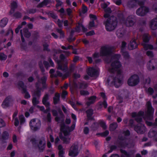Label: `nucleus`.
<instances>
[{
    "label": "nucleus",
    "mask_w": 157,
    "mask_h": 157,
    "mask_svg": "<svg viewBox=\"0 0 157 157\" xmlns=\"http://www.w3.org/2000/svg\"><path fill=\"white\" fill-rule=\"evenodd\" d=\"M120 56V55L118 54H115L112 56L110 61L112 63L108 70L110 73H116L117 75L115 77H109L107 80V82L109 85L112 86L113 85L117 88L120 86L121 83V80L119 78L121 72L119 68L121 65L118 61ZM107 62L109 63L110 62L107 61Z\"/></svg>",
    "instance_id": "obj_1"
},
{
    "label": "nucleus",
    "mask_w": 157,
    "mask_h": 157,
    "mask_svg": "<svg viewBox=\"0 0 157 157\" xmlns=\"http://www.w3.org/2000/svg\"><path fill=\"white\" fill-rule=\"evenodd\" d=\"M75 122H73V124L70 127L67 125H66L64 124H61L60 130L64 135L63 136L61 134L59 135L60 139L63 141V143L66 144L70 143L71 138L67 137L71 134V132L72 131L75 127Z\"/></svg>",
    "instance_id": "obj_2"
},
{
    "label": "nucleus",
    "mask_w": 157,
    "mask_h": 157,
    "mask_svg": "<svg viewBox=\"0 0 157 157\" xmlns=\"http://www.w3.org/2000/svg\"><path fill=\"white\" fill-rule=\"evenodd\" d=\"M106 29L108 31L114 30L116 27L117 24V18L113 16L109 17L104 21Z\"/></svg>",
    "instance_id": "obj_3"
},
{
    "label": "nucleus",
    "mask_w": 157,
    "mask_h": 157,
    "mask_svg": "<svg viewBox=\"0 0 157 157\" xmlns=\"http://www.w3.org/2000/svg\"><path fill=\"white\" fill-rule=\"evenodd\" d=\"M147 110L144 118L145 119L151 120L153 118V114L154 109L151 106L150 102L147 101Z\"/></svg>",
    "instance_id": "obj_4"
},
{
    "label": "nucleus",
    "mask_w": 157,
    "mask_h": 157,
    "mask_svg": "<svg viewBox=\"0 0 157 157\" xmlns=\"http://www.w3.org/2000/svg\"><path fill=\"white\" fill-rule=\"evenodd\" d=\"M113 52L112 47L109 45H105L101 48L100 55L102 56H110Z\"/></svg>",
    "instance_id": "obj_5"
},
{
    "label": "nucleus",
    "mask_w": 157,
    "mask_h": 157,
    "mask_svg": "<svg viewBox=\"0 0 157 157\" xmlns=\"http://www.w3.org/2000/svg\"><path fill=\"white\" fill-rule=\"evenodd\" d=\"M29 125L31 129L35 131L40 128L41 126V122L38 119H33L30 121Z\"/></svg>",
    "instance_id": "obj_6"
},
{
    "label": "nucleus",
    "mask_w": 157,
    "mask_h": 157,
    "mask_svg": "<svg viewBox=\"0 0 157 157\" xmlns=\"http://www.w3.org/2000/svg\"><path fill=\"white\" fill-rule=\"evenodd\" d=\"M140 79L138 76L136 75H134L130 77L127 82L129 86H133L137 85Z\"/></svg>",
    "instance_id": "obj_7"
},
{
    "label": "nucleus",
    "mask_w": 157,
    "mask_h": 157,
    "mask_svg": "<svg viewBox=\"0 0 157 157\" xmlns=\"http://www.w3.org/2000/svg\"><path fill=\"white\" fill-rule=\"evenodd\" d=\"M136 22L134 16L132 15L128 16L125 20H122V22L128 27L133 26Z\"/></svg>",
    "instance_id": "obj_8"
},
{
    "label": "nucleus",
    "mask_w": 157,
    "mask_h": 157,
    "mask_svg": "<svg viewBox=\"0 0 157 157\" xmlns=\"http://www.w3.org/2000/svg\"><path fill=\"white\" fill-rule=\"evenodd\" d=\"M148 8L145 6H141L136 11V14L140 16H144L148 12Z\"/></svg>",
    "instance_id": "obj_9"
},
{
    "label": "nucleus",
    "mask_w": 157,
    "mask_h": 157,
    "mask_svg": "<svg viewBox=\"0 0 157 157\" xmlns=\"http://www.w3.org/2000/svg\"><path fill=\"white\" fill-rule=\"evenodd\" d=\"M40 80L36 83V89L35 90L32 94L33 97H38L40 98L41 95V90L42 89L40 87Z\"/></svg>",
    "instance_id": "obj_10"
},
{
    "label": "nucleus",
    "mask_w": 157,
    "mask_h": 157,
    "mask_svg": "<svg viewBox=\"0 0 157 157\" xmlns=\"http://www.w3.org/2000/svg\"><path fill=\"white\" fill-rule=\"evenodd\" d=\"M144 3L143 0H132L128 1L127 6L129 8H132L138 4L140 6H142Z\"/></svg>",
    "instance_id": "obj_11"
},
{
    "label": "nucleus",
    "mask_w": 157,
    "mask_h": 157,
    "mask_svg": "<svg viewBox=\"0 0 157 157\" xmlns=\"http://www.w3.org/2000/svg\"><path fill=\"white\" fill-rule=\"evenodd\" d=\"M78 147L77 145L73 144L69 151V155L72 157L76 156L78 154Z\"/></svg>",
    "instance_id": "obj_12"
},
{
    "label": "nucleus",
    "mask_w": 157,
    "mask_h": 157,
    "mask_svg": "<svg viewBox=\"0 0 157 157\" xmlns=\"http://www.w3.org/2000/svg\"><path fill=\"white\" fill-rule=\"evenodd\" d=\"M134 130L138 133L142 134L145 132L146 128L143 124L141 123L136 126Z\"/></svg>",
    "instance_id": "obj_13"
},
{
    "label": "nucleus",
    "mask_w": 157,
    "mask_h": 157,
    "mask_svg": "<svg viewBox=\"0 0 157 157\" xmlns=\"http://www.w3.org/2000/svg\"><path fill=\"white\" fill-rule=\"evenodd\" d=\"M144 114V112L140 111L138 113H132V116L133 117H135L136 121L138 123L141 122L142 121V117Z\"/></svg>",
    "instance_id": "obj_14"
},
{
    "label": "nucleus",
    "mask_w": 157,
    "mask_h": 157,
    "mask_svg": "<svg viewBox=\"0 0 157 157\" xmlns=\"http://www.w3.org/2000/svg\"><path fill=\"white\" fill-rule=\"evenodd\" d=\"M99 69L94 67H91L88 69L87 73L91 77L97 76L98 75Z\"/></svg>",
    "instance_id": "obj_15"
},
{
    "label": "nucleus",
    "mask_w": 157,
    "mask_h": 157,
    "mask_svg": "<svg viewBox=\"0 0 157 157\" xmlns=\"http://www.w3.org/2000/svg\"><path fill=\"white\" fill-rule=\"evenodd\" d=\"M13 101L11 97L10 96L7 97L3 102L2 105V107L5 108L9 107L10 102Z\"/></svg>",
    "instance_id": "obj_16"
},
{
    "label": "nucleus",
    "mask_w": 157,
    "mask_h": 157,
    "mask_svg": "<svg viewBox=\"0 0 157 157\" xmlns=\"http://www.w3.org/2000/svg\"><path fill=\"white\" fill-rule=\"evenodd\" d=\"M46 141L44 138L40 139L38 144V147L39 150L42 151L45 147Z\"/></svg>",
    "instance_id": "obj_17"
},
{
    "label": "nucleus",
    "mask_w": 157,
    "mask_h": 157,
    "mask_svg": "<svg viewBox=\"0 0 157 157\" xmlns=\"http://www.w3.org/2000/svg\"><path fill=\"white\" fill-rule=\"evenodd\" d=\"M75 69V66L74 65L71 64L69 67L68 70L63 75V79H64L70 76L73 72Z\"/></svg>",
    "instance_id": "obj_18"
},
{
    "label": "nucleus",
    "mask_w": 157,
    "mask_h": 157,
    "mask_svg": "<svg viewBox=\"0 0 157 157\" xmlns=\"http://www.w3.org/2000/svg\"><path fill=\"white\" fill-rule=\"evenodd\" d=\"M137 47V44L135 39H132L128 45V48L130 50L136 48Z\"/></svg>",
    "instance_id": "obj_19"
},
{
    "label": "nucleus",
    "mask_w": 157,
    "mask_h": 157,
    "mask_svg": "<svg viewBox=\"0 0 157 157\" xmlns=\"http://www.w3.org/2000/svg\"><path fill=\"white\" fill-rule=\"evenodd\" d=\"M75 86L77 88L80 89H85L88 86L87 84L84 82H78L77 83H75Z\"/></svg>",
    "instance_id": "obj_20"
},
{
    "label": "nucleus",
    "mask_w": 157,
    "mask_h": 157,
    "mask_svg": "<svg viewBox=\"0 0 157 157\" xmlns=\"http://www.w3.org/2000/svg\"><path fill=\"white\" fill-rule=\"evenodd\" d=\"M49 99V95L47 94H46L43 98L42 102L46 107L50 106V103L48 101Z\"/></svg>",
    "instance_id": "obj_21"
},
{
    "label": "nucleus",
    "mask_w": 157,
    "mask_h": 157,
    "mask_svg": "<svg viewBox=\"0 0 157 157\" xmlns=\"http://www.w3.org/2000/svg\"><path fill=\"white\" fill-rule=\"evenodd\" d=\"M60 63V61H57V66H56L57 69L61 70L64 72L66 71L67 70V66H63Z\"/></svg>",
    "instance_id": "obj_22"
},
{
    "label": "nucleus",
    "mask_w": 157,
    "mask_h": 157,
    "mask_svg": "<svg viewBox=\"0 0 157 157\" xmlns=\"http://www.w3.org/2000/svg\"><path fill=\"white\" fill-rule=\"evenodd\" d=\"M150 28L153 30H155L157 29V18H155L151 20L150 22Z\"/></svg>",
    "instance_id": "obj_23"
},
{
    "label": "nucleus",
    "mask_w": 157,
    "mask_h": 157,
    "mask_svg": "<svg viewBox=\"0 0 157 157\" xmlns=\"http://www.w3.org/2000/svg\"><path fill=\"white\" fill-rule=\"evenodd\" d=\"M125 33V31L123 28H121L117 30L116 34L117 37L119 38L123 36Z\"/></svg>",
    "instance_id": "obj_24"
},
{
    "label": "nucleus",
    "mask_w": 157,
    "mask_h": 157,
    "mask_svg": "<svg viewBox=\"0 0 157 157\" xmlns=\"http://www.w3.org/2000/svg\"><path fill=\"white\" fill-rule=\"evenodd\" d=\"M81 28L82 29V31L84 32L87 31V29L85 28L82 24L78 23L75 29L76 32L79 33L81 30Z\"/></svg>",
    "instance_id": "obj_25"
},
{
    "label": "nucleus",
    "mask_w": 157,
    "mask_h": 157,
    "mask_svg": "<svg viewBox=\"0 0 157 157\" xmlns=\"http://www.w3.org/2000/svg\"><path fill=\"white\" fill-rule=\"evenodd\" d=\"M120 151L122 153L121 157H131V155L127 152L125 150L121 149L120 150ZM110 157H116V156L114 155H112Z\"/></svg>",
    "instance_id": "obj_26"
},
{
    "label": "nucleus",
    "mask_w": 157,
    "mask_h": 157,
    "mask_svg": "<svg viewBox=\"0 0 157 157\" xmlns=\"http://www.w3.org/2000/svg\"><path fill=\"white\" fill-rule=\"evenodd\" d=\"M86 113L87 114V119L89 120H92L94 118L92 117L93 114V110L92 109H90L86 110Z\"/></svg>",
    "instance_id": "obj_27"
},
{
    "label": "nucleus",
    "mask_w": 157,
    "mask_h": 157,
    "mask_svg": "<svg viewBox=\"0 0 157 157\" xmlns=\"http://www.w3.org/2000/svg\"><path fill=\"white\" fill-rule=\"evenodd\" d=\"M128 140L127 139L123 141H120L118 143L119 147H120L125 148L128 145Z\"/></svg>",
    "instance_id": "obj_28"
},
{
    "label": "nucleus",
    "mask_w": 157,
    "mask_h": 157,
    "mask_svg": "<svg viewBox=\"0 0 157 157\" xmlns=\"http://www.w3.org/2000/svg\"><path fill=\"white\" fill-rule=\"evenodd\" d=\"M155 60L153 59L150 60L147 64V68L150 70H154L155 68L154 64Z\"/></svg>",
    "instance_id": "obj_29"
},
{
    "label": "nucleus",
    "mask_w": 157,
    "mask_h": 157,
    "mask_svg": "<svg viewBox=\"0 0 157 157\" xmlns=\"http://www.w3.org/2000/svg\"><path fill=\"white\" fill-rule=\"evenodd\" d=\"M60 95L58 93H56L55 96L53 98V103L54 104L56 105L59 101Z\"/></svg>",
    "instance_id": "obj_30"
},
{
    "label": "nucleus",
    "mask_w": 157,
    "mask_h": 157,
    "mask_svg": "<svg viewBox=\"0 0 157 157\" xmlns=\"http://www.w3.org/2000/svg\"><path fill=\"white\" fill-rule=\"evenodd\" d=\"M22 30L23 35H24L25 37L29 38L30 35L31 33L29 31L28 29L27 28H24L23 29H22Z\"/></svg>",
    "instance_id": "obj_31"
},
{
    "label": "nucleus",
    "mask_w": 157,
    "mask_h": 157,
    "mask_svg": "<svg viewBox=\"0 0 157 157\" xmlns=\"http://www.w3.org/2000/svg\"><path fill=\"white\" fill-rule=\"evenodd\" d=\"M96 97L95 96H91L89 98V101L86 102V105L89 106L91 104L94 103L95 101Z\"/></svg>",
    "instance_id": "obj_32"
},
{
    "label": "nucleus",
    "mask_w": 157,
    "mask_h": 157,
    "mask_svg": "<svg viewBox=\"0 0 157 157\" xmlns=\"http://www.w3.org/2000/svg\"><path fill=\"white\" fill-rule=\"evenodd\" d=\"M105 12L106 13L104 15V17L105 18L108 17L109 16V14L112 12V10L109 7H107L104 10Z\"/></svg>",
    "instance_id": "obj_33"
},
{
    "label": "nucleus",
    "mask_w": 157,
    "mask_h": 157,
    "mask_svg": "<svg viewBox=\"0 0 157 157\" xmlns=\"http://www.w3.org/2000/svg\"><path fill=\"white\" fill-rule=\"evenodd\" d=\"M17 6L16 2H13L11 3V10L10 13V14L13 13L15 9L17 7Z\"/></svg>",
    "instance_id": "obj_34"
},
{
    "label": "nucleus",
    "mask_w": 157,
    "mask_h": 157,
    "mask_svg": "<svg viewBox=\"0 0 157 157\" xmlns=\"http://www.w3.org/2000/svg\"><path fill=\"white\" fill-rule=\"evenodd\" d=\"M143 40L144 42H148L151 38V36L147 33H146L143 35Z\"/></svg>",
    "instance_id": "obj_35"
},
{
    "label": "nucleus",
    "mask_w": 157,
    "mask_h": 157,
    "mask_svg": "<svg viewBox=\"0 0 157 157\" xmlns=\"http://www.w3.org/2000/svg\"><path fill=\"white\" fill-rule=\"evenodd\" d=\"M118 124L116 122H113L110 124L109 129L110 131H113L117 127Z\"/></svg>",
    "instance_id": "obj_36"
},
{
    "label": "nucleus",
    "mask_w": 157,
    "mask_h": 157,
    "mask_svg": "<svg viewBox=\"0 0 157 157\" xmlns=\"http://www.w3.org/2000/svg\"><path fill=\"white\" fill-rule=\"evenodd\" d=\"M145 50H147L148 49L152 50L154 49L153 46L152 45L149 44L143 43L142 44Z\"/></svg>",
    "instance_id": "obj_37"
},
{
    "label": "nucleus",
    "mask_w": 157,
    "mask_h": 157,
    "mask_svg": "<svg viewBox=\"0 0 157 157\" xmlns=\"http://www.w3.org/2000/svg\"><path fill=\"white\" fill-rule=\"evenodd\" d=\"M43 75H44V76L41 77L40 79L39 78V77L38 78L37 81L39 80H40V84H41V83L42 84L46 83L47 80V76L45 75L44 73H43Z\"/></svg>",
    "instance_id": "obj_38"
},
{
    "label": "nucleus",
    "mask_w": 157,
    "mask_h": 157,
    "mask_svg": "<svg viewBox=\"0 0 157 157\" xmlns=\"http://www.w3.org/2000/svg\"><path fill=\"white\" fill-rule=\"evenodd\" d=\"M8 20L6 18H3L0 21V26L1 27H4L7 24Z\"/></svg>",
    "instance_id": "obj_39"
},
{
    "label": "nucleus",
    "mask_w": 157,
    "mask_h": 157,
    "mask_svg": "<svg viewBox=\"0 0 157 157\" xmlns=\"http://www.w3.org/2000/svg\"><path fill=\"white\" fill-rule=\"evenodd\" d=\"M2 139L3 140H6L9 138V135L7 132L5 131L2 134Z\"/></svg>",
    "instance_id": "obj_40"
},
{
    "label": "nucleus",
    "mask_w": 157,
    "mask_h": 157,
    "mask_svg": "<svg viewBox=\"0 0 157 157\" xmlns=\"http://www.w3.org/2000/svg\"><path fill=\"white\" fill-rule=\"evenodd\" d=\"M59 50H56L55 49H53L52 50V53L53 54V59L55 60L56 61L58 60V56H56V54H57L58 52H59Z\"/></svg>",
    "instance_id": "obj_41"
},
{
    "label": "nucleus",
    "mask_w": 157,
    "mask_h": 157,
    "mask_svg": "<svg viewBox=\"0 0 157 157\" xmlns=\"http://www.w3.org/2000/svg\"><path fill=\"white\" fill-rule=\"evenodd\" d=\"M148 136L150 138L154 136H157V131L153 130L150 131L148 133Z\"/></svg>",
    "instance_id": "obj_42"
},
{
    "label": "nucleus",
    "mask_w": 157,
    "mask_h": 157,
    "mask_svg": "<svg viewBox=\"0 0 157 157\" xmlns=\"http://www.w3.org/2000/svg\"><path fill=\"white\" fill-rule=\"evenodd\" d=\"M63 75L62 73H61L60 72L58 71H56V73L54 75H51V76L52 78L53 77H57L58 76H59L62 77V78H63Z\"/></svg>",
    "instance_id": "obj_43"
},
{
    "label": "nucleus",
    "mask_w": 157,
    "mask_h": 157,
    "mask_svg": "<svg viewBox=\"0 0 157 157\" xmlns=\"http://www.w3.org/2000/svg\"><path fill=\"white\" fill-rule=\"evenodd\" d=\"M121 51L122 52V55L125 59H128L130 58V56L127 52L125 50Z\"/></svg>",
    "instance_id": "obj_44"
},
{
    "label": "nucleus",
    "mask_w": 157,
    "mask_h": 157,
    "mask_svg": "<svg viewBox=\"0 0 157 157\" xmlns=\"http://www.w3.org/2000/svg\"><path fill=\"white\" fill-rule=\"evenodd\" d=\"M33 98L32 99V103L33 105H36L39 104V100L40 98L38 97H33Z\"/></svg>",
    "instance_id": "obj_45"
},
{
    "label": "nucleus",
    "mask_w": 157,
    "mask_h": 157,
    "mask_svg": "<svg viewBox=\"0 0 157 157\" xmlns=\"http://www.w3.org/2000/svg\"><path fill=\"white\" fill-rule=\"evenodd\" d=\"M56 30L57 32L59 33L60 38H63L64 37V33L62 29L56 28Z\"/></svg>",
    "instance_id": "obj_46"
},
{
    "label": "nucleus",
    "mask_w": 157,
    "mask_h": 157,
    "mask_svg": "<svg viewBox=\"0 0 157 157\" xmlns=\"http://www.w3.org/2000/svg\"><path fill=\"white\" fill-rule=\"evenodd\" d=\"M48 2V0H44L42 2L39 3L37 7L40 8L43 7L44 6H46L47 5Z\"/></svg>",
    "instance_id": "obj_47"
},
{
    "label": "nucleus",
    "mask_w": 157,
    "mask_h": 157,
    "mask_svg": "<svg viewBox=\"0 0 157 157\" xmlns=\"http://www.w3.org/2000/svg\"><path fill=\"white\" fill-rule=\"evenodd\" d=\"M18 85L21 88L23 91L25 92V90L26 89V86L24 85V83L22 82H19L18 83Z\"/></svg>",
    "instance_id": "obj_48"
},
{
    "label": "nucleus",
    "mask_w": 157,
    "mask_h": 157,
    "mask_svg": "<svg viewBox=\"0 0 157 157\" xmlns=\"http://www.w3.org/2000/svg\"><path fill=\"white\" fill-rule=\"evenodd\" d=\"M146 54L150 59L152 58L154 56L153 53L151 51H147L146 52Z\"/></svg>",
    "instance_id": "obj_49"
},
{
    "label": "nucleus",
    "mask_w": 157,
    "mask_h": 157,
    "mask_svg": "<svg viewBox=\"0 0 157 157\" xmlns=\"http://www.w3.org/2000/svg\"><path fill=\"white\" fill-rule=\"evenodd\" d=\"M48 15L49 16L52 17L53 19H57V16L54 14V13L52 12H49L48 13Z\"/></svg>",
    "instance_id": "obj_50"
},
{
    "label": "nucleus",
    "mask_w": 157,
    "mask_h": 157,
    "mask_svg": "<svg viewBox=\"0 0 157 157\" xmlns=\"http://www.w3.org/2000/svg\"><path fill=\"white\" fill-rule=\"evenodd\" d=\"M98 105L101 106V107L102 105H103L105 108H106L107 106V104L105 100H104L102 102H99Z\"/></svg>",
    "instance_id": "obj_51"
},
{
    "label": "nucleus",
    "mask_w": 157,
    "mask_h": 157,
    "mask_svg": "<svg viewBox=\"0 0 157 157\" xmlns=\"http://www.w3.org/2000/svg\"><path fill=\"white\" fill-rule=\"evenodd\" d=\"M63 20H60L59 19H58L56 22L59 28H62L63 27Z\"/></svg>",
    "instance_id": "obj_52"
},
{
    "label": "nucleus",
    "mask_w": 157,
    "mask_h": 157,
    "mask_svg": "<svg viewBox=\"0 0 157 157\" xmlns=\"http://www.w3.org/2000/svg\"><path fill=\"white\" fill-rule=\"evenodd\" d=\"M75 38L73 37V35L70 34L67 40L69 42H72L75 40Z\"/></svg>",
    "instance_id": "obj_53"
},
{
    "label": "nucleus",
    "mask_w": 157,
    "mask_h": 157,
    "mask_svg": "<svg viewBox=\"0 0 157 157\" xmlns=\"http://www.w3.org/2000/svg\"><path fill=\"white\" fill-rule=\"evenodd\" d=\"M19 119L20 121V123L21 124L24 123L25 122V117L23 115H21L19 116Z\"/></svg>",
    "instance_id": "obj_54"
},
{
    "label": "nucleus",
    "mask_w": 157,
    "mask_h": 157,
    "mask_svg": "<svg viewBox=\"0 0 157 157\" xmlns=\"http://www.w3.org/2000/svg\"><path fill=\"white\" fill-rule=\"evenodd\" d=\"M59 53H61V52H63L65 54V55L67 57L70 56L71 54L70 52L68 51H62L60 50H59Z\"/></svg>",
    "instance_id": "obj_55"
},
{
    "label": "nucleus",
    "mask_w": 157,
    "mask_h": 157,
    "mask_svg": "<svg viewBox=\"0 0 157 157\" xmlns=\"http://www.w3.org/2000/svg\"><path fill=\"white\" fill-rule=\"evenodd\" d=\"M80 94L82 95H86L89 94V93L87 90H81L80 91Z\"/></svg>",
    "instance_id": "obj_56"
},
{
    "label": "nucleus",
    "mask_w": 157,
    "mask_h": 157,
    "mask_svg": "<svg viewBox=\"0 0 157 157\" xmlns=\"http://www.w3.org/2000/svg\"><path fill=\"white\" fill-rule=\"evenodd\" d=\"M36 9H31L27 11V13L29 14L34 13L36 12Z\"/></svg>",
    "instance_id": "obj_57"
},
{
    "label": "nucleus",
    "mask_w": 157,
    "mask_h": 157,
    "mask_svg": "<svg viewBox=\"0 0 157 157\" xmlns=\"http://www.w3.org/2000/svg\"><path fill=\"white\" fill-rule=\"evenodd\" d=\"M49 45L47 44H43L44 50L46 51L47 52H50V50L48 48Z\"/></svg>",
    "instance_id": "obj_58"
},
{
    "label": "nucleus",
    "mask_w": 157,
    "mask_h": 157,
    "mask_svg": "<svg viewBox=\"0 0 157 157\" xmlns=\"http://www.w3.org/2000/svg\"><path fill=\"white\" fill-rule=\"evenodd\" d=\"M109 134V132L108 130L105 131V132L102 133L97 134V135H100L102 136H106Z\"/></svg>",
    "instance_id": "obj_59"
},
{
    "label": "nucleus",
    "mask_w": 157,
    "mask_h": 157,
    "mask_svg": "<svg viewBox=\"0 0 157 157\" xmlns=\"http://www.w3.org/2000/svg\"><path fill=\"white\" fill-rule=\"evenodd\" d=\"M13 16L16 18H18L21 17V13L19 12H17L13 14Z\"/></svg>",
    "instance_id": "obj_60"
},
{
    "label": "nucleus",
    "mask_w": 157,
    "mask_h": 157,
    "mask_svg": "<svg viewBox=\"0 0 157 157\" xmlns=\"http://www.w3.org/2000/svg\"><path fill=\"white\" fill-rule=\"evenodd\" d=\"M87 11V7L85 6L84 5H83L82 7V13L84 14L86 13Z\"/></svg>",
    "instance_id": "obj_61"
},
{
    "label": "nucleus",
    "mask_w": 157,
    "mask_h": 157,
    "mask_svg": "<svg viewBox=\"0 0 157 157\" xmlns=\"http://www.w3.org/2000/svg\"><path fill=\"white\" fill-rule=\"evenodd\" d=\"M22 93L25 94V95L24 96V97L25 98L28 99L30 98V96L28 92L27 91L26 89L25 90V92L23 91Z\"/></svg>",
    "instance_id": "obj_62"
},
{
    "label": "nucleus",
    "mask_w": 157,
    "mask_h": 157,
    "mask_svg": "<svg viewBox=\"0 0 157 157\" xmlns=\"http://www.w3.org/2000/svg\"><path fill=\"white\" fill-rule=\"evenodd\" d=\"M61 48L63 50H67V49H71V48L73 50V46L72 45H69L67 47H65L62 46H61Z\"/></svg>",
    "instance_id": "obj_63"
},
{
    "label": "nucleus",
    "mask_w": 157,
    "mask_h": 157,
    "mask_svg": "<svg viewBox=\"0 0 157 157\" xmlns=\"http://www.w3.org/2000/svg\"><path fill=\"white\" fill-rule=\"evenodd\" d=\"M154 92L153 89L151 87H149L147 90V93L150 95H152Z\"/></svg>",
    "instance_id": "obj_64"
}]
</instances>
